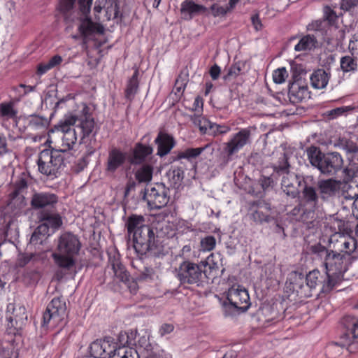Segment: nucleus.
I'll list each match as a JSON object with an SVG mask.
<instances>
[{
	"instance_id": "1",
	"label": "nucleus",
	"mask_w": 358,
	"mask_h": 358,
	"mask_svg": "<svg viewBox=\"0 0 358 358\" xmlns=\"http://www.w3.org/2000/svg\"><path fill=\"white\" fill-rule=\"evenodd\" d=\"M289 287L295 292L300 299H307L318 296L317 287H320V292L324 294L330 293L337 287L336 278L330 277L327 272L321 273L318 269L309 271L306 277L301 273H291Z\"/></svg>"
},
{
	"instance_id": "2",
	"label": "nucleus",
	"mask_w": 358,
	"mask_h": 358,
	"mask_svg": "<svg viewBox=\"0 0 358 358\" xmlns=\"http://www.w3.org/2000/svg\"><path fill=\"white\" fill-rule=\"evenodd\" d=\"M81 248V243L78 236L71 232L61 234L58 240L57 251L53 252L52 257L55 264L61 268L70 270L76 265L75 256Z\"/></svg>"
},
{
	"instance_id": "3",
	"label": "nucleus",
	"mask_w": 358,
	"mask_h": 358,
	"mask_svg": "<svg viewBox=\"0 0 358 358\" xmlns=\"http://www.w3.org/2000/svg\"><path fill=\"white\" fill-rule=\"evenodd\" d=\"M94 128V120L90 113V108L85 103L83 104L78 116H70L60 122L57 126V129L62 134L70 131H78L80 143H85L91 135L95 134Z\"/></svg>"
},
{
	"instance_id": "4",
	"label": "nucleus",
	"mask_w": 358,
	"mask_h": 358,
	"mask_svg": "<svg viewBox=\"0 0 358 358\" xmlns=\"http://www.w3.org/2000/svg\"><path fill=\"white\" fill-rule=\"evenodd\" d=\"M66 153L64 150L45 149L38 155L37 160L39 172L52 179L57 177V173L62 166L71 162V159L66 157Z\"/></svg>"
},
{
	"instance_id": "5",
	"label": "nucleus",
	"mask_w": 358,
	"mask_h": 358,
	"mask_svg": "<svg viewBox=\"0 0 358 358\" xmlns=\"http://www.w3.org/2000/svg\"><path fill=\"white\" fill-rule=\"evenodd\" d=\"M134 248L141 256L150 254L157 256L160 253L155 243V236L152 229L148 225L143 227L133 236Z\"/></svg>"
},
{
	"instance_id": "6",
	"label": "nucleus",
	"mask_w": 358,
	"mask_h": 358,
	"mask_svg": "<svg viewBox=\"0 0 358 358\" xmlns=\"http://www.w3.org/2000/svg\"><path fill=\"white\" fill-rule=\"evenodd\" d=\"M66 316V306L62 297H55L48 304L43 315L42 326L52 328L63 326Z\"/></svg>"
},
{
	"instance_id": "7",
	"label": "nucleus",
	"mask_w": 358,
	"mask_h": 358,
	"mask_svg": "<svg viewBox=\"0 0 358 358\" xmlns=\"http://www.w3.org/2000/svg\"><path fill=\"white\" fill-rule=\"evenodd\" d=\"M226 299L229 303L224 302L225 309L232 308L238 313L245 312L251 306L248 291L238 284H234L229 288L226 293Z\"/></svg>"
},
{
	"instance_id": "8",
	"label": "nucleus",
	"mask_w": 358,
	"mask_h": 358,
	"mask_svg": "<svg viewBox=\"0 0 358 358\" xmlns=\"http://www.w3.org/2000/svg\"><path fill=\"white\" fill-rule=\"evenodd\" d=\"M352 263L348 257L342 255L336 250H331V252L326 259L324 267L327 273L333 278L336 277L337 286L340 284L343 274L348 271L349 265Z\"/></svg>"
},
{
	"instance_id": "9",
	"label": "nucleus",
	"mask_w": 358,
	"mask_h": 358,
	"mask_svg": "<svg viewBox=\"0 0 358 358\" xmlns=\"http://www.w3.org/2000/svg\"><path fill=\"white\" fill-rule=\"evenodd\" d=\"M330 243L336 252L345 255L350 261L352 262L358 258L357 241L356 238L343 234H337L331 238Z\"/></svg>"
},
{
	"instance_id": "10",
	"label": "nucleus",
	"mask_w": 358,
	"mask_h": 358,
	"mask_svg": "<svg viewBox=\"0 0 358 358\" xmlns=\"http://www.w3.org/2000/svg\"><path fill=\"white\" fill-rule=\"evenodd\" d=\"M202 275L201 266L189 261L182 262L176 270L177 278L182 284H198Z\"/></svg>"
},
{
	"instance_id": "11",
	"label": "nucleus",
	"mask_w": 358,
	"mask_h": 358,
	"mask_svg": "<svg viewBox=\"0 0 358 358\" xmlns=\"http://www.w3.org/2000/svg\"><path fill=\"white\" fill-rule=\"evenodd\" d=\"M7 329L8 334L15 335L22 329L27 320L26 308L23 306L9 303L7 313Z\"/></svg>"
},
{
	"instance_id": "12",
	"label": "nucleus",
	"mask_w": 358,
	"mask_h": 358,
	"mask_svg": "<svg viewBox=\"0 0 358 358\" xmlns=\"http://www.w3.org/2000/svg\"><path fill=\"white\" fill-rule=\"evenodd\" d=\"M169 189L162 183H155L146 189L144 198L152 209H159L166 206L169 201Z\"/></svg>"
},
{
	"instance_id": "13",
	"label": "nucleus",
	"mask_w": 358,
	"mask_h": 358,
	"mask_svg": "<svg viewBox=\"0 0 358 358\" xmlns=\"http://www.w3.org/2000/svg\"><path fill=\"white\" fill-rule=\"evenodd\" d=\"M121 4L122 1L119 0H96L94 8L95 17L100 20L99 14L103 13V20L109 21L121 17Z\"/></svg>"
},
{
	"instance_id": "14",
	"label": "nucleus",
	"mask_w": 358,
	"mask_h": 358,
	"mask_svg": "<svg viewBox=\"0 0 358 358\" xmlns=\"http://www.w3.org/2000/svg\"><path fill=\"white\" fill-rule=\"evenodd\" d=\"M59 197L50 192H35L31 196V206L34 210L47 209V211H56Z\"/></svg>"
},
{
	"instance_id": "15",
	"label": "nucleus",
	"mask_w": 358,
	"mask_h": 358,
	"mask_svg": "<svg viewBox=\"0 0 358 358\" xmlns=\"http://www.w3.org/2000/svg\"><path fill=\"white\" fill-rule=\"evenodd\" d=\"M27 182L25 178H20L15 182L13 189L9 194L8 206L16 213L22 210L27 205V201L24 194L27 189Z\"/></svg>"
},
{
	"instance_id": "16",
	"label": "nucleus",
	"mask_w": 358,
	"mask_h": 358,
	"mask_svg": "<svg viewBox=\"0 0 358 358\" xmlns=\"http://www.w3.org/2000/svg\"><path fill=\"white\" fill-rule=\"evenodd\" d=\"M251 130L250 127L241 129L226 143L224 148L229 157L238 152L245 145L250 143Z\"/></svg>"
},
{
	"instance_id": "17",
	"label": "nucleus",
	"mask_w": 358,
	"mask_h": 358,
	"mask_svg": "<svg viewBox=\"0 0 358 358\" xmlns=\"http://www.w3.org/2000/svg\"><path fill=\"white\" fill-rule=\"evenodd\" d=\"M127 160L126 152L120 148H113L108 152L106 162L105 164V171L108 174H114L119 169L125 164Z\"/></svg>"
},
{
	"instance_id": "18",
	"label": "nucleus",
	"mask_w": 358,
	"mask_h": 358,
	"mask_svg": "<svg viewBox=\"0 0 358 358\" xmlns=\"http://www.w3.org/2000/svg\"><path fill=\"white\" fill-rule=\"evenodd\" d=\"M342 181L334 178L319 180L317 189L323 200L340 196Z\"/></svg>"
},
{
	"instance_id": "19",
	"label": "nucleus",
	"mask_w": 358,
	"mask_h": 358,
	"mask_svg": "<svg viewBox=\"0 0 358 358\" xmlns=\"http://www.w3.org/2000/svg\"><path fill=\"white\" fill-rule=\"evenodd\" d=\"M343 159L338 152H328L323 156L319 170L324 174H334L343 166Z\"/></svg>"
},
{
	"instance_id": "20",
	"label": "nucleus",
	"mask_w": 358,
	"mask_h": 358,
	"mask_svg": "<svg viewBox=\"0 0 358 358\" xmlns=\"http://www.w3.org/2000/svg\"><path fill=\"white\" fill-rule=\"evenodd\" d=\"M282 176L281 186L283 192L292 198H296L299 194V186L301 180L300 177L294 172H288Z\"/></svg>"
},
{
	"instance_id": "21",
	"label": "nucleus",
	"mask_w": 358,
	"mask_h": 358,
	"mask_svg": "<svg viewBox=\"0 0 358 358\" xmlns=\"http://www.w3.org/2000/svg\"><path fill=\"white\" fill-rule=\"evenodd\" d=\"M208 11L207 7L198 4L193 0H185L180 5V13L185 20H191L196 15H206Z\"/></svg>"
},
{
	"instance_id": "22",
	"label": "nucleus",
	"mask_w": 358,
	"mask_h": 358,
	"mask_svg": "<svg viewBox=\"0 0 358 358\" xmlns=\"http://www.w3.org/2000/svg\"><path fill=\"white\" fill-rule=\"evenodd\" d=\"M155 143L157 146V155L160 157L167 155L176 145V141L173 136L166 131H160Z\"/></svg>"
},
{
	"instance_id": "23",
	"label": "nucleus",
	"mask_w": 358,
	"mask_h": 358,
	"mask_svg": "<svg viewBox=\"0 0 358 358\" xmlns=\"http://www.w3.org/2000/svg\"><path fill=\"white\" fill-rule=\"evenodd\" d=\"M302 201L309 206L310 209L300 216L299 220L304 222L305 217L310 214H313L317 205L319 196L314 187L305 184L302 189Z\"/></svg>"
},
{
	"instance_id": "24",
	"label": "nucleus",
	"mask_w": 358,
	"mask_h": 358,
	"mask_svg": "<svg viewBox=\"0 0 358 358\" xmlns=\"http://www.w3.org/2000/svg\"><path fill=\"white\" fill-rule=\"evenodd\" d=\"M250 210L252 211L250 217L254 222L262 223L263 222L268 221L269 215L268 212L269 208L267 207V204L264 201H253L250 203Z\"/></svg>"
},
{
	"instance_id": "25",
	"label": "nucleus",
	"mask_w": 358,
	"mask_h": 358,
	"mask_svg": "<svg viewBox=\"0 0 358 358\" xmlns=\"http://www.w3.org/2000/svg\"><path fill=\"white\" fill-rule=\"evenodd\" d=\"M48 122L46 119L38 115H31L27 118V129L30 132H35L41 139L46 134Z\"/></svg>"
},
{
	"instance_id": "26",
	"label": "nucleus",
	"mask_w": 358,
	"mask_h": 358,
	"mask_svg": "<svg viewBox=\"0 0 358 358\" xmlns=\"http://www.w3.org/2000/svg\"><path fill=\"white\" fill-rule=\"evenodd\" d=\"M153 152V148L149 145H145L141 143H137L133 150L131 163L132 164H142L146 160V158Z\"/></svg>"
},
{
	"instance_id": "27",
	"label": "nucleus",
	"mask_w": 358,
	"mask_h": 358,
	"mask_svg": "<svg viewBox=\"0 0 358 358\" xmlns=\"http://www.w3.org/2000/svg\"><path fill=\"white\" fill-rule=\"evenodd\" d=\"M110 337L92 342L90 345V355L94 358H106L107 355L112 352L110 350H106V347H110Z\"/></svg>"
},
{
	"instance_id": "28",
	"label": "nucleus",
	"mask_w": 358,
	"mask_h": 358,
	"mask_svg": "<svg viewBox=\"0 0 358 358\" xmlns=\"http://www.w3.org/2000/svg\"><path fill=\"white\" fill-rule=\"evenodd\" d=\"M340 196L346 200H354L355 208L358 206V184L355 182H343L341 187Z\"/></svg>"
},
{
	"instance_id": "29",
	"label": "nucleus",
	"mask_w": 358,
	"mask_h": 358,
	"mask_svg": "<svg viewBox=\"0 0 358 358\" xmlns=\"http://www.w3.org/2000/svg\"><path fill=\"white\" fill-rule=\"evenodd\" d=\"M78 133H79L78 131H70L62 134V148L59 150H64V152L66 153V157L68 159L71 160L73 158V156L71 155L68 151L72 150L76 145L78 140Z\"/></svg>"
},
{
	"instance_id": "30",
	"label": "nucleus",
	"mask_w": 358,
	"mask_h": 358,
	"mask_svg": "<svg viewBox=\"0 0 358 358\" xmlns=\"http://www.w3.org/2000/svg\"><path fill=\"white\" fill-rule=\"evenodd\" d=\"M308 252L311 255L313 259L320 262L324 266L331 250H328L321 243L310 245L308 248Z\"/></svg>"
},
{
	"instance_id": "31",
	"label": "nucleus",
	"mask_w": 358,
	"mask_h": 358,
	"mask_svg": "<svg viewBox=\"0 0 358 358\" xmlns=\"http://www.w3.org/2000/svg\"><path fill=\"white\" fill-rule=\"evenodd\" d=\"M79 31L83 37H87L93 34H103L104 28L99 23L93 22L87 19L80 24Z\"/></svg>"
},
{
	"instance_id": "32",
	"label": "nucleus",
	"mask_w": 358,
	"mask_h": 358,
	"mask_svg": "<svg viewBox=\"0 0 358 358\" xmlns=\"http://www.w3.org/2000/svg\"><path fill=\"white\" fill-rule=\"evenodd\" d=\"M40 219L49 228L51 227L53 229H59L62 224L61 216L55 211H43L40 215Z\"/></svg>"
},
{
	"instance_id": "33",
	"label": "nucleus",
	"mask_w": 358,
	"mask_h": 358,
	"mask_svg": "<svg viewBox=\"0 0 358 358\" xmlns=\"http://www.w3.org/2000/svg\"><path fill=\"white\" fill-rule=\"evenodd\" d=\"M109 262L111 265L115 277L120 282L123 283L130 277L129 273L127 271L118 257L114 256L113 259L110 258Z\"/></svg>"
},
{
	"instance_id": "34",
	"label": "nucleus",
	"mask_w": 358,
	"mask_h": 358,
	"mask_svg": "<svg viewBox=\"0 0 358 358\" xmlns=\"http://www.w3.org/2000/svg\"><path fill=\"white\" fill-rule=\"evenodd\" d=\"M110 338V347H106V350H110L112 352L107 355V357L110 358H138V355L135 349L125 350L122 355V349H117V346L113 343Z\"/></svg>"
},
{
	"instance_id": "35",
	"label": "nucleus",
	"mask_w": 358,
	"mask_h": 358,
	"mask_svg": "<svg viewBox=\"0 0 358 358\" xmlns=\"http://www.w3.org/2000/svg\"><path fill=\"white\" fill-rule=\"evenodd\" d=\"M154 167L150 164H142L135 172V178L139 183H148L152 179Z\"/></svg>"
},
{
	"instance_id": "36",
	"label": "nucleus",
	"mask_w": 358,
	"mask_h": 358,
	"mask_svg": "<svg viewBox=\"0 0 358 358\" xmlns=\"http://www.w3.org/2000/svg\"><path fill=\"white\" fill-rule=\"evenodd\" d=\"M329 75L324 69L315 71L310 76V83L315 89H323L328 84Z\"/></svg>"
},
{
	"instance_id": "37",
	"label": "nucleus",
	"mask_w": 358,
	"mask_h": 358,
	"mask_svg": "<svg viewBox=\"0 0 358 358\" xmlns=\"http://www.w3.org/2000/svg\"><path fill=\"white\" fill-rule=\"evenodd\" d=\"M318 46L316 37L312 34L303 36L295 45L294 50L297 52L311 50Z\"/></svg>"
},
{
	"instance_id": "38",
	"label": "nucleus",
	"mask_w": 358,
	"mask_h": 358,
	"mask_svg": "<svg viewBox=\"0 0 358 358\" xmlns=\"http://www.w3.org/2000/svg\"><path fill=\"white\" fill-rule=\"evenodd\" d=\"M76 0H59L58 10L64 16L66 21L73 20Z\"/></svg>"
},
{
	"instance_id": "39",
	"label": "nucleus",
	"mask_w": 358,
	"mask_h": 358,
	"mask_svg": "<svg viewBox=\"0 0 358 358\" xmlns=\"http://www.w3.org/2000/svg\"><path fill=\"white\" fill-rule=\"evenodd\" d=\"M147 226V224H145V218L142 215H131L127 219V229L129 235L132 234L134 236L136 231L143 228V227Z\"/></svg>"
},
{
	"instance_id": "40",
	"label": "nucleus",
	"mask_w": 358,
	"mask_h": 358,
	"mask_svg": "<svg viewBox=\"0 0 358 358\" xmlns=\"http://www.w3.org/2000/svg\"><path fill=\"white\" fill-rule=\"evenodd\" d=\"M117 349H122V355L125 350L133 349L132 348H127L135 344L134 334L133 332L130 334L127 332H120L117 336V342L114 343Z\"/></svg>"
},
{
	"instance_id": "41",
	"label": "nucleus",
	"mask_w": 358,
	"mask_h": 358,
	"mask_svg": "<svg viewBox=\"0 0 358 358\" xmlns=\"http://www.w3.org/2000/svg\"><path fill=\"white\" fill-rule=\"evenodd\" d=\"M273 171L278 176L284 175L290 172V164L289 162V155L286 152H282L278 158L276 164L272 166Z\"/></svg>"
},
{
	"instance_id": "42",
	"label": "nucleus",
	"mask_w": 358,
	"mask_h": 358,
	"mask_svg": "<svg viewBox=\"0 0 358 358\" xmlns=\"http://www.w3.org/2000/svg\"><path fill=\"white\" fill-rule=\"evenodd\" d=\"M326 22L322 19L313 20L307 27V31H315L318 36H321L322 39L325 38L327 32L330 28L325 24Z\"/></svg>"
},
{
	"instance_id": "43",
	"label": "nucleus",
	"mask_w": 358,
	"mask_h": 358,
	"mask_svg": "<svg viewBox=\"0 0 358 358\" xmlns=\"http://www.w3.org/2000/svg\"><path fill=\"white\" fill-rule=\"evenodd\" d=\"M205 150V148H189L185 149L184 150L179 151L176 156L175 157L174 160L178 161L182 159H185L189 162H192L197 157H199Z\"/></svg>"
},
{
	"instance_id": "44",
	"label": "nucleus",
	"mask_w": 358,
	"mask_h": 358,
	"mask_svg": "<svg viewBox=\"0 0 358 358\" xmlns=\"http://www.w3.org/2000/svg\"><path fill=\"white\" fill-rule=\"evenodd\" d=\"M329 28L335 27L337 28V24L338 20V15L336 11L331 8L329 6H324L322 8V17Z\"/></svg>"
},
{
	"instance_id": "45",
	"label": "nucleus",
	"mask_w": 358,
	"mask_h": 358,
	"mask_svg": "<svg viewBox=\"0 0 358 358\" xmlns=\"http://www.w3.org/2000/svg\"><path fill=\"white\" fill-rule=\"evenodd\" d=\"M189 119L195 126L199 127L201 134H205L208 132L211 122L206 117L203 116L202 114L191 115Z\"/></svg>"
},
{
	"instance_id": "46",
	"label": "nucleus",
	"mask_w": 358,
	"mask_h": 358,
	"mask_svg": "<svg viewBox=\"0 0 358 358\" xmlns=\"http://www.w3.org/2000/svg\"><path fill=\"white\" fill-rule=\"evenodd\" d=\"M324 155L325 154H323L320 148L316 146L312 145L307 149V156L310 163L312 166L317 167L318 169Z\"/></svg>"
},
{
	"instance_id": "47",
	"label": "nucleus",
	"mask_w": 358,
	"mask_h": 358,
	"mask_svg": "<svg viewBox=\"0 0 358 358\" xmlns=\"http://www.w3.org/2000/svg\"><path fill=\"white\" fill-rule=\"evenodd\" d=\"M17 111L14 108V103L12 101L2 102L0 103V117L9 120L17 117Z\"/></svg>"
},
{
	"instance_id": "48",
	"label": "nucleus",
	"mask_w": 358,
	"mask_h": 358,
	"mask_svg": "<svg viewBox=\"0 0 358 358\" xmlns=\"http://www.w3.org/2000/svg\"><path fill=\"white\" fill-rule=\"evenodd\" d=\"M343 322L348 331L352 335L353 340L358 338V318L353 316H346Z\"/></svg>"
},
{
	"instance_id": "49",
	"label": "nucleus",
	"mask_w": 358,
	"mask_h": 358,
	"mask_svg": "<svg viewBox=\"0 0 358 358\" xmlns=\"http://www.w3.org/2000/svg\"><path fill=\"white\" fill-rule=\"evenodd\" d=\"M352 56L346 55L342 57L340 60V66L345 73L354 72L357 69V60Z\"/></svg>"
},
{
	"instance_id": "50",
	"label": "nucleus",
	"mask_w": 358,
	"mask_h": 358,
	"mask_svg": "<svg viewBox=\"0 0 358 358\" xmlns=\"http://www.w3.org/2000/svg\"><path fill=\"white\" fill-rule=\"evenodd\" d=\"M210 10L214 17H223L233 12L228 3L222 6L217 3H214L210 6Z\"/></svg>"
},
{
	"instance_id": "51",
	"label": "nucleus",
	"mask_w": 358,
	"mask_h": 358,
	"mask_svg": "<svg viewBox=\"0 0 358 358\" xmlns=\"http://www.w3.org/2000/svg\"><path fill=\"white\" fill-rule=\"evenodd\" d=\"M307 91L306 87L292 86L289 90V97L292 102H300L305 98Z\"/></svg>"
},
{
	"instance_id": "52",
	"label": "nucleus",
	"mask_w": 358,
	"mask_h": 358,
	"mask_svg": "<svg viewBox=\"0 0 358 358\" xmlns=\"http://www.w3.org/2000/svg\"><path fill=\"white\" fill-rule=\"evenodd\" d=\"M14 355L17 358L13 342L5 341L0 345V358H12Z\"/></svg>"
},
{
	"instance_id": "53",
	"label": "nucleus",
	"mask_w": 358,
	"mask_h": 358,
	"mask_svg": "<svg viewBox=\"0 0 358 358\" xmlns=\"http://www.w3.org/2000/svg\"><path fill=\"white\" fill-rule=\"evenodd\" d=\"M216 245V239L213 236H207L200 241L201 250L203 252L212 251Z\"/></svg>"
},
{
	"instance_id": "54",
	"label": "nucleus",
	"mask_w": 358,
	"mask_h": 358,
	"mask_svg": "<svg viewBox=\"0 0 358 358\" xmlns=\"http://www.w3.org/2000/svg\"><path fill=\"white\" fill-rule=\"evenodd\" d=\"M340 8L344 12H355L358 10V0H341Z\"/></svg>"
},
{
	"instance_id": "55",
	"label": "nucleus",
	"mask_w": 358,
	"mask_h": 358,
	"mask_svg": "<svg viewBox=\"0 0 358 358\" xmlns=\"http://www.w3.org/2000/svg\"><path fill=\"white\" fill-rule=\"evenodd\" d=\"M288 77V72L286 68L282 67L273 71V80L276 84L283 83Z\"/></svg>"
},
{
	"instance_id": "56",
	"label": "nucleus",
	"mask_w": 358,
	"mask_h": 358,
	"mask_svg": "<svg viewBox=\"0 0 358 358\" xmlns=\"http://www.w3.org/2000/svg\"><path fill=\"white\" fill-rule=\"evenodd\" d=\"M229 131L230 127L226 124H217L216 123L211 122L208 133L213 136H217L219 134H227Z\"/></svg>"
},
{
	"instance_id": "57",
	"label": "nucleus",
	"mask_w": 358,
	"mask_h": 358,
	"mask_svg": "<svg viewBox=\"0 0 358 358\" xmlns=\"http://www.w3.org/2000/svg\"><path fill=\"white\" fill-rule=\"evenodd\" d=\"M35 89L36 86L26 85L22 83L13 88V90L18 93L17 100H20L23 96L27 95L29 93L35 91Z\"/></svg>"
},
{
	"instance_id": "58",
	"label": "nucleus",
	"mask_w": 358,
	"mask_h": 358,
	"mask_svg": "<svg viewBox=\"0 0 358 358\" xmlns=\"http://www.w3.org/2000/svg\"><path fill=\"white\" fill-rule=\"evenodd\" d=\"M345 177L348 179H352L358 174V164L350 162L344 169Z\"/></svg>"
},
{
	"instance_id": "59",
	"label": "nucleus",
	"mask_w": 358,
	"mask_h": 358,
	"mask_svg": "<svg viewBox=\"0 0 358 358\" xmlns=\"http://www.w3.org/2000/svg\"><path fill=\"white\" fill-rule=\"evenodd\" d=\"M342 146L344 150L347 152V154H357L358 153V145L356 143L350 141L345 140L342 141Z\"/></svg>"
},
{
	"instance_id": "60",
	"label": "nucleus",
	"mask_w": 358,
	"mask_h": 358,
	"mask_svg": "<svg viewBox=\"0 0 358 358\" xmlns=\"http://www.w3.org/2000/svg\"><path fill=\"white\" fill-rule=\"evenodd\" d=\"M169 176L175 184L180 182L184 178V171L180 167L173 168L169 171Z\"/></svg>"
},
{
	"instance_id": "61",
	"label": "nucleus",
	"mask_w": 358,
	"mask_h": 358,
	"mask_svg": "<svg viewBox=\"0 0 358 358\" xmlns=\"http://www.w3.org/2000/svg\"><path fill=\"white\" fill-rule=\"evenodd\" d=\"M154 273V270L152 268L145 267L144 269L138 273L136 278L140 281L150 280L152 279Z\"/></svg>"
},
{
	"instance_id": "62",
	"label": "nucleus",
	"mask_w": 358,
	"mask_h": 358,
	"mask_svg": "<svg viewBox=\"0 0 358 358\" xmlns=\"http://www.w3.org/2000/svg\"><path fill=\"white\" fill-rule=\"evenodd\" d=\"M138 87V83L129 81L125 90V97L131 100L136 94Z\"/></svg>"
},
{
	"instance_id": "63",
	"label": "nucleus",
	"mask_w": 358,
	"mask_h": 358,
	"mask_svg": "<svg viewBox=\"0 0 358 358\" xmlns=\"http://www.w3.org/2000/svg\"><path fill=\"white\" fill-rule=\"evenodd\" d=\"M349 50L352 57L358 59V34L353 36L349 43Z\"/></svg>"
},
{
	"instance_id": "64",
	"label": "nucleus",
	"mask_w": 358,
	"mask_h": 358,
	"mask_svg": "<svg viewBox=\"0 0 358 358\" xmlns=\"http://www.w3.org/2000/svg\"><path fill=\"white\" fill-rule=\"evenodd\" d=\"M92 3V0H78L79 10L84 15L90 13Z\"/></svg>"
}]
</instances>
